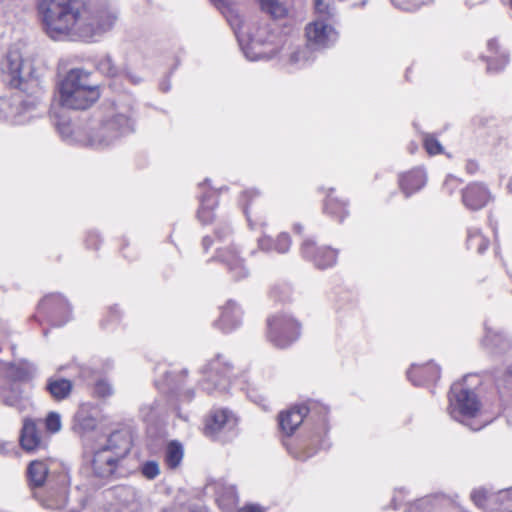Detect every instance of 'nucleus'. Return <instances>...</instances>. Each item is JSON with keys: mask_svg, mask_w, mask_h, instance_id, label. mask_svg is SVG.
Returning <instances> with one entry per match:
<instances>
[{"mask_svg": "<svg viewBox=\"0 0 512 512\" xmlns=\"http://www.w3.org/2000/svg\"><path fill=\"white\" fill-rule=\"evenodd\" d=\"M37 11L46 34L54 40H95L112 29L118 19L115 8L85 0H38Z\"/></svg>", "mask_w": 512, "mask_h": 512, "instance_id": "nucleus-1", "label": "nucleus"}, {"mask_svg": "<svg viewBox=\"0 0 512 512\" xmlns=\"http://www.w3.org/2000/svg\"><path fill=\"white\" fill-rule=\"evenodd\" d=\"M3 81L11 88L34 96L33 99L15 102L17 105L14 114L16 124H24L29 121L36 107L37 94L41 90L40 80L33 75V69L29 62L25 61L18 49H10L1 62Z\"/></svg>", "mask_w": 512, "mask_h": 512, "instance_id": "nucleus-2", "label": "nucleus"}, {"mask_svg": "<svg viewBox=\"0 0 512 512\" xmlns=\"http://www.w3.org/2000/svg\"><path fill=\"white\" fill-rule=\"evenodd\" d=\"M133 131L130 108L111 106L104 116L91 128L86 138V145L103 149L112 145L122 135Z\"/></svg>", "mask_w": 512, "mask_h": 512, "instance_id": "nucleus-3", "label": "nucleus"}, {"mask_svg": "<svg viewBox=\"0 0 512 512\" xmlns=\"http://www.w3.org/2000/svg\"><path fill=\"white\" fill-rule=\"evenodd\" d=\"M100 97L90 73L81 68L71 69L60 85L61 105L70 109H87Z\"/></svg>", "mask_w": 512, "mask_h": 512, "instance_id": "nucleus-4", "label": "nucleus"}, {"mask_svg": "<svg viewBox=\"0 0 512 512\" xmlns=\"http://www.w3.org/2000/svg\"><path fill=\"white\" fill-rule=\"evenodd\" d=\"M226 18L248 60L255 61L269 56L270 51L263 49V46L269 43L272 37L266 25L258 26L247 23L238 13L232 10L229 11Z\"/></svg>", "mask_w": 512, "mask_h": 512, "instance_id": "nucleus-5", "label": "nucleus"}, {"mask_svg": "<svg viewBox=\"0 0 512 512\" xmlns=\"http://www.w3.org/2000/svg\"><path fill=\"white\" fill-rule=\"evenodd\" d=\"M131 449V440L127 432L115 431L107 439V443L98 449L92 461L94 473L105 478L112 475L117 462L124 458Z\"/></svg>", "mask_w": 512, "mask_h": 512, "instance_id": "nucleus-6", "label": "nucleus"}, {"mask_svg": "<svg viewBox=\"0 0 512 512\" xmlns=\"http://www.w3.org/2000/svg\"><path fill=\"white\" fill-rule=\"evenodd\" d=\"M479 411L480 403L476 394L472 390L465 388L462 383H454L451 386L449 395V414L451 417L477 431L485 423L473 426L469 420L477 417Z\"/></svg>", "mask_w": 512, "mask_h": 512, "instance_id": "nucleus-7", "label": "nucleus"}, {"mask_svg": "<svg viewBox=\"0 0 512 512\" xmlns=\"http://www.w3.org/2000/svg\"><path fill=\"white\" fill-rule=\"evenodd\" d=\"M267 325L268 339L276 347L285 348L299 337V324L286 314L273 315Z\"/></svg>", "mask_w": 512, "mask_h": 512, "instance_id": "nucleus-8", "label": "nucleus"}, {"mask_svg": "<svg viewBox=\"0 0 512 512\" xmlns=\"http://www.w3.org/2000/svg\"><path fill=\"white\" fill-rule=\"evenodd\" d=\"M238 420L227 409H216L210 413L205 422L204 433L206 436L227 441L236 434Z\"/></svg>", "mask_w": 512, "mask_h": 512, "instance_id": "nucleus-9", "label": "nucleus"}, {"mask_svg": "<svg viewBox=\"0 0 512 512\" xmlns=\"http://www.w3.org/2000/svg\"><path fill=\"white\" fill-rule=\"evenodd\" d=\"M306 37L313 49H323L337 41L338 33L331 25L317 19L306 27Z\"/></svg>", "mask_w": 512, "mask_h": 512, "instance_id": "nucleus-10", "label": "nucleus"}, {"mask_svg": "<svg viewBox=\"0 0 512 512\" xmlns=\"http://www.w3.org/2000/svg\"><path fill=\"white\" fill-rule=\"evenodd\" d=\"M230 372V363L222 355H218L203 370V373L206 375V383L204 385L211 383L213 388L225 390L229 382Z\"/></svg>", "mask_w": 512, "mask_h": 512, "instance_id": "nucleus-11", "label": "nucleus"}, {"mask_svg": "<svg viewBox=\"0 0 512 512\" xmlns=\"http://www.w3.org/2000/svg\"><path fill=\"white\" fill-rule=\"evenodd\" d=\"M301 249L303 256L311 259L320 269L331 267L336 263L337 252L330 247H316L312 240H305Z\"/></svg>", "mask_w": 512, "mask_h": 512, "instance_id": "nucleus-12", "label": "nucleus"}, {"mask_svg": "<svg viewBox=\"0 0 512 512\" xmlns=\"http://www.w3.org/2000/svg\"><path fill=\"white\" fill-rule=\"evenodd\" d=\"M464 205L471 210L483 208L490 200V193L481 184L473 183L466 187L462 194Z\"/></svg>", "mask_w": 512, "mask_h": 512, "instance_id": "nucleus-13", "label": "nucleus"}, {"mask_svg": "<svg viewBox=\"0 0 512 512\" xmlns=\"http://www.w3.org/2000/svg\"><path fill=\"white\" fill-rule=\"evenodd\" d=\"M308 414L306 406H296L280 413L279 426L283 433L291 435L301 425L304 417Z\"/></svg>", "mask_w": 512, "mask_h": 512, "instance_id": "nucleus-14", "label": "nucleus"}, {"mask_svg": "<svg viewBox=\"0 0 512 512\" xmlns=\"http://www.w3.org/2000/svg\"><path fill=\"white\" fill-rule=\"evenodd\" d=\"M426 173L421 168L413 169L402 174L399 179V185L406 197L419 191L426 184Z\"/></svg>", "mask_w": 512, "mask_h": 512, "instance_id": "nucleus-15", "label": "nucleus"}, {"mask_svg": "<svg viewBox=\"0 0 512 512\" xmlns=\"http://www.w3.org/2000/svg\"><path fill=\"white\" fill-rule=\"evenodd\" d=\"M408 378L415 385H422L427 382L435 381L440 377L439 367L429 362L425 365H412L407 373Z\"/></svg>", "mask_w": 512, "mask_h": 512, "instance_id": "nucleus-16", "label": "nucleus"}, {"mask_svg": "<svg viewBox=\"0 0 512 512\" xmlns=\"http://www.w3.org/2000/svg\"><path fill=\"white\" fill-rule=\"evenodd\" d=\"M241 310L233 301H228L222 308L221 316L217 322V325L224 332H229L241 323Z\"/></svg>", "mask_w": 512, "mask_h": 512, "instance_id": "nucleus-17", "label": "nucleus"}, {"mask_svg": "<svg viewBox=\"0 0 512 512\" xmlns=\"http://www.w3.org/2000/svg\"><path fill=\"white\" fill-rule=\"evenodd\" d=\"M483 346L492 354H502L507 352L512 342L501 332L493 331L490 328H486V334L483 339Z\"/></svg>", "mask_w": 512, "mask_h": 512, "instance_id": "nucleus-18", "label": "nucleus"}, {"mask_svg": "<svg viewBox=\"0 0 512 512\" xmlns=\"http://www.w3.org/2000/svg\"><path fill=\"white\" fill-rule=\"evenodd\" d=\"M218 253L219 258L227 265L229 271L234 274L235 279L247 276L248 271L243 264V260L238 256L234 248L220 249Z\"/></svg>", "mask_w": 512, "mask_h": 512, "instance_id": "nucleus-19", "label": "nucleus"}, {"mask_svg": "<svg viewBox=\"0 0 512 512\" xmlns=\"http://www.w3.org/2000/svg\"><path fill=\"white\" fill-rule=\"evenodd\" d=\"M20 443L23 449L31 451L43 446L42 439L36 427V423L30 419H26L20 435Z\"/></svg>", "mask_w": 512, "mask_h": 512, "instance_id": "nucleus-20", "label": "nucleus"}, {"mask_svg": "<svg viewBox=\"0 0 512 512\" xmlns=\"http://www.w3.org/2000/svg\"><path fill=\"white\" fill-rule=\"evenodd\" d=\"M0 371L13 382L28 381L33 376V370L25 363L19 365L0 362Z\"/></svg>", "mask_w": 512, "mask_h": 512, "instance_id": "nucleus-21", "label": "nucleus"}, {"mask_svg": "<svg viewBox=\"0 0 512 512\" xmlns=\"http://www.w3.org/2000/svg\"><path fill=\"white\" fill-rule=\"evenodd\" d=\"M73 388L70 380L64 378L51 377L47 380L46 390L56 401H61L69 397Z\"/></svg>", "mask_w": 512, "mask_h": 512, "instance_id": "nucleus-22", "label": "nucleus"}, {"mask_svg": "<svg viewBox=\"0 0 512 512\" xmlns=\"http://www.w3.org/2000/svg\"><path fill=\"white\" fill-rule=\"evenodd\" d=\"M28 478L33 486H42L48 474V467L42 461H32L28 467Z\"/></svg>", "mask_w": 512, "mask_h": 512, "instance_id": "nucleus-23", "label": "nucleus"}, {"mask_svg": "<svg viewBox=\"0 0 512 512\" xmlns=\"http://www.w3.org/2000/svg\"><path fill=\"white\" fill-rule=\"evenodd\" d=\"M291 245L290 237L287 233L278 235L276 241L272 243L269 238H262L259 240V246L263 250L275 249L279 253H285L289 250Z\"/></svg>", "mask_w": 512, "mask_h": 512, "instance_id": "nucleus-24", "label": "nucleus"}, {"mask_svg": "<svg viewBox=\"0 0 512 512\" xmlns=\"http://www.w3.org/2000/svg\"><path fill=\"white\" fill-rule=\"evenodd\" d=\"M183 458V447L179 442H170L165 451V462L170 468H176Z\"/></svg>", "mask_w": 512, "mask_h": 512, "instance_id": "nucleus-25", "label": "nucleus"}, {"mask_svg": "<svg viewBox=\"0 0 512 512\" xmlns=\"http://www.w3.org/2000/svg\"><path fill=\"white\" fill-rule=\"evenodd\" d=\"M261 9L274 18H281L286 15L287 8L278 0H258Z\"/></svg>", "mask_w": 512, "mask_h": 512, "instance_id": "nucleus-26", "label": "nucleus"}, {"mask_svg": "<svg viewBox=\"0 0 512 512\" xmlns=\"http://www.w3.org/2000/svg\"><path fill=\"white\" fill-rule=\"evenodd\" d=\"M467 245L469 249H475L478 253H483L488 247V240L477 229L470 230L468 233Z\"/></svg>", "mask_w": 512, "mask_h": 512, "instance_id": "nucleus-27", "label": "nucleus"}, {"mask_svg": "<svg viewBox=\"0 0 512 512\" xmlns=\"http://www.w3.org/2000/svg\"><path fill=\"white\" fill-rule=\"evenodd\" d=\"M493 498H495V495L489 493L484 488L475 489L471 493L472 501L482 509H488Z\"/></svg>", "mask_w": 512, "mask_h": 512, "instance_id": "nucleus-28", "label": "nucleus"}, {"mask_svg": "<svg viewBox=\"0 0 512 512\" xmlns=\"http://www.w3.org/2000/svg\"><path fill=\"white\" fill-rule=\"evenodd\" d=\"M314 8L318 19L325 22L335 15V8L326 0H314Z\"/></svg>", "mask_w": 512, "mask_h": 512, "instance_id": "nucleus-29", "label": "nucleus"}, {"mask_svg": "<svg viewBox=\"0 0 512 512\" xmlns=\"http://www.w3.org/2000/svg\"><path fill=\"white\" fill-rule=\"evenodd\" d=\"M313 47L310 46L308 43L306 46H304L301 49H298L294 51L290 56V62L292 64H298V65H304L307 63L311 57H312V50Z\"/></svg>", "mask_w": 512, "mask_h": 512, "instance_id": "nucleus-30", "label": "nucleus"}, {"mask_svg": "<svg viewBox=\"0 0 512 512\" xmlns=\"http://www.w3.org/2000/svg\"><path fill=\"white\" fill-rule=\"evenodd\" d=\"M497 386L502 396L512 397V367H509L503 378L497 380Z\"/></svg>", "mask_w": 512, "mask_h": 512, "instance_id": "nucleus-31", "label": "nucleus"}, {"mask_svg": "<svg viewBox=\"0 0 512 512\" xmlns=\"http://www.w3.org/2000/svg\"><path fill=\"white\" fill-rule=\"evenodd\" d=\"M424 147L428 154L436 155L443 152L440 142L432 135H426L423 139Z\"/></svg>", "mask_w": 512, "mask_h": 512, "instance_id": "nucleus-32", "label": "nucleus"}, {"mask_svg": "<svg viewBox=\"0 0 512 512\" xmlns=\"http://www.w3.org/2000/svg\"><path fill=\"white\" fill-rule=\"evenodd\" d=\"M344 206V203H338L336 200L329 198L325 204V210L332 215H337L342 220L347 214Z\"/></svg>", "mask_w": 512, "mask_h": 512, "instance_id": "nucleus-33", "label": "nucleus"}, {"mask_svg": "<svg viewBox=\"0 0 512 512\" xmlns=\"http://www.w3.org/2000/svg\"><path fill=\"white\" fill-rule=\"evenodd\" d=\"M141 473L146 479H155L160 473L159 464L156 461H147L142 465Z\"/></svg>", "mask_w": 512, "mask_h": 512, "instance_id": "nucleus-34", "label": "nucleus"}, {"mask_svg": "<svg viewBox=\"0 0 512 512\" xmlns=\"http://www.w3.org/2000/svg\"><path fill=\"white\" fill-rule=\"evenodd\" d=\"M4 403L7 406L15 407L19 411H23L27 404V399L20 394L7 395L4 397Z\"/></svg>", "mask_w": 512, "mask_h": 512, "instance_id": "nucleus-35", "label": "nucleus"}, {"mask_svg": "<svg viewBox=\"0 0 512 512\" xmlns=\"http://www.w3.org/2000/svg\"><path fill=\"white\" fill-rule=\"evenodd\" d=\"M46 429L51 433H56L61 429V418L56 412H50L45 419Z\"/></svg>", "mask_w": 512, "mask_h": 512, "instance_id": "nucleus-36", "label": "nucleus"}, {"mask_svg": "<svg viewBox=\"0 0 512 512\" xmlns=\"http://www.w3.org/2000/svg\"><path fill=\"white\" fill-rule=\"evenodd\" d=\"M212 205L208 203L207 199L202 200L201 207L198 210V218L203 223H209L213 218Z\"/></svg>", "mask_w": 512, "mask_h": 512, "instance_id": "nucleus-37", "label": "nucleus"}, {"mask_svg": "<svg viewBox=\"0 0 512 512\" xmlns=\"http://www.w3.org/2000/svg\"><path fill=\"white\" fill-rule=\"evenodd\" d=\"M94 393L99 397L106 398L113 394V388L107 381L99 380L94 386Z\"/></svg>", "mask_w": 512, "mask_h": 512, "instance_id": "nucleus-38", "label": "nucleus"}, {"mask_svg": "<svg viewBox=\"0 0 512 512\" xmlns=\"http://www.w3.org/2000/svg\"><path fill=\"white\" fill-rule=\"evenodd\" d=\"M392 3L404 10H415L422 4H425L428 0H391Z\"/></svg>", "mask_w": 512, "mask_h": 512, "instance_id": "nucleus-39", "label": "nucleus"}, {"mask_svg": "<svg viewBox=\"0 0 512 512\" xmlns=\"http://www.w3.org/2000/svg\"><path fill=\"white\" fill-rule=\"evenodd\" d=\"M98 69L108 76H114L116 74V67L114 66L113 61L109 56H105L99 61Z\"/></svg>", "mask_w": 512, "mask_h": 512, "instance_id": "nucleus-40", "label": "nucleus"}, {"mask_svg": "<svg viewBox=\"0 0 512 512\" xmlns=\"http://www.w3.org/2000/svg\"><path fill=\"white\" fill-rule=\"evenodd\" d=\"M487 62H488L487 70H488V71H494V72H497V71H499V70H501V69H503V68L505 67V65L508 63V58H507V56L502 55V56H501V59H500V65H499V66H497V67H494V66H493V61H492V59H490V58H489V59L487 60Z\"/></svg>", "mask_w": 512, "mask_h": 512, "instance_id": "nucleus-41", "label": "nucleus"}, {"mask_svg": "<svg viewBox=\"0 0 512 512\" xmlns=\"http://www.w3.org/2000/svg\"><path fill=\"white\" fill-rule=\"evenodd\" d=\"M51 301H56L58 302L63 308H66L68 307V304L66 303V301L60 297V296H50V297H47L43 300V302L41 303L42 306H45L47 305L49 302Z\"/></svg>", "mask_w": 512, "mask_h": 512, "instance_id": "nucleus-42", "label": "nucleus"}, {"mask_svg": "<svg viewBox=\"0 0 512 512\" xmlns=\"http://www.w3.org/2000/svg\"><path fill=\"white\" fill-rule=\"evenodd\" d=\"M237 502V496L234 491V488L231 487L229 490V499H228V505H234Z\"/></svg>", "mask_w": 512, "mask_h": 512, "instance_id": "nucleus-43", "label": "nucleus"}, {"mask_svg": "<svg viewBox=\"0 0 512 512\" xmlns=\"http://www.w3.org/2000/svg\"><path fill=\"white\" fill-rule=\"evenodd\" d=\"M59 132L61 133V135L64 137V138H68L69 136V133H70V127L69 125H61L59 126Z\"/></svg>", "mask_w": 512, "mask_h": 512, "instance_id": "nucleus-44", "label": "nucleus"}, {"mask_svg": "<svg viewBox=\"0 0 512 512\" xmlns=\"http://www.w3.org/2000/svg\"><path fill=\"white\" fill-rule=\"evenodd\" d=\"M240 512H264L260 507L258 506H247L243 508Z\"/></svg>", "mask_w": 512, "mask_h": 512, "instance_id": "nucleus-45", "label": "nucleus"}, {"mask_svg": "<svg viewBox=\"0 0 512 512\" xmlns=\"http://www.w3.org/2000/svg\"><path fill=\"white\" fill-rule=\"evenodd\" d=\"M215 4L219 7H227L230 4V0H213Z\"/></svg>", "mask_w": 512, "mask_h": 512, "instance_id": "nucleus-46", "label": "nucleus"}, {"mask_svg": "<svg viewBox=\"0 0 512 512\" xmlns=\"http://www.w3.org/2000/svg\"><path fill=\"white\" fill-rule=\"evenodd\" d=\"M487 45H488V48H489L490 51H495V52L497 51V42H496V40H494V39L489 40Z\"/></svg>", "mask_w": 512, "mask_h": 512, "instance_id": "nucleus-47", "label": "nucleus"}, {"mask_svg": "<svg viewBox=\"0 0 512 512\" xmlns=\"http://www.w3.org/2000/svg\"><path fill=\"white\" fill-rule=\"evenodd\" d=\"M212 243V240L210 239V237H205L203 239V246L205 249H208V247L211 245Z\"/></svg>", "mask_w": 512, "mask_h": 512, "instance_id": "nucleus-48", "label": "nucleus"}, {"mask_svg": "<svg viewBox=\"0 0 512 512\" xmlns=\"http://www.w3.org/2000/svg\"><path fill=\"white\" fill-rule=\"evenodd\" d=\"M457 180L454 178V177H449L447 178L446 182H445V185H449V183H453V182H456Z\"/></svg>", "mask_w": 512, "mask_h": 512, "instance_id": "nucleus-49", "label": "nucleus"}, {"mask_svg": "<svg viewBox=\"0 0 512 512\" xmlns=\"http://www.w3.org/2000/svg\"><path fill=\"white\" fill-rule=\"evenodd\" d=\"M5 451V443L0 440V454Z\"/></svg>", "mask_w": 512, "mask_h": 512, "instance_id": "nucleus-50", "label": "nucleus"}, {"mask_svg": "<svg viewBox=\"0 0 512 512\" xmlns=\"http://www.w3.org/2000/svg\"><path fill=\"white\" fill-rule=\"evenodd\" d=\"M244 211H245V214L247 215L248 221H250V217H249V213H248V206L247 205L245 206Z\"/></svg>", "mask_w": 512, "mask_h": 512, "instance_id": "nucleus-51", "label": "nucleus"}, {"mask_svg": "<svg viewBox=\"0 0 512 512\" xmlns=\"http://www.w3.org/2000/svg\"><path fill=\"white\" fill-rule=\"evenodd\" d=\"M204 389H206L208 392H211L212 388H210L209 386H204Z\"/></svg>", "mask_w": 512, "mask_h": 512, "instance_id": "nucleus-52", "label": "nucleus"}, {"mask_svg": "<svg viewBox=\"0 0 512 512\" xmlns=\"http://www.w3.org/2000/svg\"><path fill=\"white\" fill-rule=\"evenodd\" d=\"M250 193L251 194H255L256 192H254V191H246L244 195H247V194H250Z\"/></svg>", "mask_w": 512, "mask_h": 512, "instance_id": "nucleus-53", "label": "nucleus"}, {"mask_svg": "<svg viewBox=\"0 0 512 512\" xmlns=\"http://www.w3.org/2000/svg\"><path fill=\"white\" fill-rule=\"evenodd\" d=\"M295 229L297 230V232H300V227L299 226H295Z\"/></svg>", "mask_w": 512, "mask_h": 512, "instance_id": "nucleus-54", "label": "nucleus"}, {"mask_svg": "<svg viewBox=\"0 0 512 512\" xmlns=\"http://www.w3.org/2000/svg\"><path fill=\"white\" fill-rule=\"evenodd\" d=\"M408 512H415L414 508H410Z\"/></svg>", "mask_w": 512, "mask_h": 512, "instance_id": "nucleus-55", "label": "nucleus"}]
</instances>
